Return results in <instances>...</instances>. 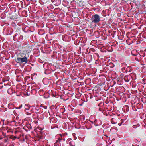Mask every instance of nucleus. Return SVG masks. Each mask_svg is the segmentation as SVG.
<instances>
[{
  "label": "nucleus",
  "mask_w": 146,
  "mask_h": 146,
  "mask_svg": "<svg viewBox=\"0 0 146 146\" xmlns=\"http://www.w3.org/2000/svg\"><path fill=\"white\" fill-rule=\"evenodd\" d=\"M25 112L27 115H30L33 112V106H29L27 104H25L24 106Z\"/></svg>",
  "instance_id": "obj_1"
},
{
  "label": "nucleus",
  "mask_w": 146,
  "mask_h": 146,
  "mask_svg": "<svg viewBox=\"0 0 146 146\" xmlns=\"http://www.w3.org/2000/svg\"><path fill=\"white\" fill-rule=\"evenodd\" d=\"M27 58L25 56L22 58L20 57L19 56H18L16 60V62L19 63H24L25 64L27 62Z\"/></svg>",
  "instance_id": "obj_2"
},
{
  "label": "nucleus",
  "mask_w": 146,
  "mask_h": 146,
  "mask_svg": "<svg viewBox=\"0 0 146 146\" xmlns=\"http://www.w3.org/2000/svg\"><path fill=\"white\" fill-rule=\"evenodd\" d=\"M137 51L136 50H134L132 52L131 54L132 55L134 56H136V57L135 58L136 60L138 61L141 62L143 60V56L142 57L140 55V54H134L133 52H137Z\"/></svg>",
  "instance_id": "obj_3"
},
{
  "label": "nucleus",
  "mask_w": 146,
  "mask_h": 146,
  "mask_svg": "<svg viewBox=\"0 0 146 146\" xmlns=\"http://www.w3.org/2000/svg\"><path fill=\"white\" fill-rule=\"evenodd\" d=\"M91 20L93 23H98L100 21V17L98 15L95 14L92 16Z\"/></svg>",
  "instance_id": "obj_4"
},
{
  "label": "nucleus",
  "mask_w": 146,
  "mask_h": 146,
  "mask_svg": "<svg viewBox=\"0 0 146 146\" xmlns=\"http://www.w3.org/2000/svg\"><path fill=\"white\" fill-rule=\"evenodd\" d=\"M12 32L11 28L9 27L5 28L3 30V33L6 35H10Z\"/></svg>",
  "instance_id": "obj_5"
},
{
  "label": "nucleus",
  "mask_w": 146,
  "mask_h": 146,
  "mask_svg": "<svg viewBox=\"0 0 146 146\" xmlns=\"http://www.w3.org/2000/svg\"><path fill=\"white\" fill-rule=\"evenodd\" d=\"M131 77V76L130 75H126L124 76V79L125 82H128L130 81Z\"/></svg>",
  "instance_id": "obj_6"
},
{
  "label": "nucleus",
  "mask_w": 146,
  "mask_h": 146,
  "mask_svg": "<svg viewBox=\"0 0 146 146\" xmlns=\"http://www.w3.org/2000/svg\"><path fill=\"white\" fill-rule=\"evenodd\" d=\"M141 64L142 65H146V55L143 56L142 61L141 62Z\"/></svg>",
  "instance_id": "obj_7"
},
{
  "label": "nucleus",
  "mask_w": 146,
  "mask_h": 146,
  "mask_svg": "<svg viewBox=\"0 0 146 146\" xmlns=\"http://www.w3.org/2000/svg\"><path fill=\"white\" fill-rule=\"evenodd\" d=\"M19 34H18L17 33H15L13 36V39L14 41L18 40V37H19Z\"/></svg>",
  "instance_id": "obj_8"
},
{
  "label": "nucleus",
  "mask_w": 146,
  "mask_h": 146,
  "mask_svg": "<svg viewBox=\"0 0 146 146\" xmlns=\"http://www.w3.org/2000/svg\"><path fill=\"white\" fill-rule=\"evenodd\" d=\"M43 82L44 84L46 85L48 83V80L47 78H44L43 80Z\"/></svg>",
  "instance_id": "obj_9"
},
{
  "label": "nucleus",
  "mask_w": 146,
  "mask_h": 146,
  "mask_svg": "<svg viewBox=\"0 0 146 146\" xmlns=\"http://www.w3.org/2000/svg\"><path fill=\"white\" fill-rule=\"evenodd\" d=\"M69 144L70 146H75V143L73 141H70L69 143Z\"/></svg>",
  "instance_id": "obj_10"
},
{
  "label": "nucleus",
  "mask_w": 146,
  "mask_h": 146,
  "mask_svg": "<svg viewBox=\"0 0 146 146\" xmlns=\"http://www.w3.org/2000/svg\"><path fill=\"white\" fill-rule=\"evenodd\" d=\"M121 67H122V70L123 69H125L126 66V64L125 63H122L121 64Z\"/></svg>",
  "instance_id": "obj_11"
},
{
  "label": "nucleus",
  "mask_w": 146,
  "mask_h": 146,
  "mask_svg": "<svg viewBox=\"0 0 146 146\" xmlns=\"http://www.w3.org/2000/svg\"><path fill=\"white\" fill-rule=\"evenodd\" d=\"M68 108L70 111H72L73 110V108L72 106L69 105L68 106Z\"/></svg>",
  "instance_id": "obj_12"
},
{
  "label": "nucleus",
  "mask_w": 146,
  "mask_h": 146,
  "mask_svg": "<svg viewBox=\"0 0 146 146\" xmlns=\"http://www.w3.org/2000/svg\"><path fill=\"white\" fill-rule=\"evenodd\" d=\"M7 92H8V93L9 94H11L13 93V92H12V90H11V89H9L8 90Z\"/></svg>",
  "instance_id": "obj_13"
},
{
  "label": "nucleus",
  "mask_w": 146,
  "mask_h": 146,
  "mask_svg": "<svg viewBox=\"0 0 146 146\" xmlns=\"http://www.w3.org/2000/svg\"><path fill=\"white\" fill-rule=\"evenodd\" d=\"M60 112L62 113L65 111V109L63 107L61 108L60 110Z\"/></svg>",
  "instance_id": "obj_14"
},
{
  "label": "nucleus",
  "mask_w": 146,
  "mask_h": 146,
  "mask_svg": "<svg viewBox=\"0 0 146 146\" xmlns=\"http://www.w3.org/2000/svg\"><path fill=\"white\" fill-rule=\"evenodd\" d=\"M61 139H59L58 140H57L56 142L54 144V145L56 146L57 145H58L57 143H60L61 141Z\"/></svg>",
  "instance_id": "obj_15"
},
{
  "label": "nucleus",
  "mask_w": 146,
  "mask_h": 146,
  "mask_svg": "<svg viewBox=\"0 0 146 146\" xmlns=\"http://www.w3.org/2000/svg\"><path fill=\"white\" fill-rule=\"evenodd\" d=\"M142 83L144 84H146V78L142 80Z\"/></svg>",
  "instance_id": "obj_16"
},
{
  "label": "nucleus",
  "mask_w": 146,
  "mask_h": 146,
  "mask_svg": "<svg viewBox=\"0 0 146 146\" xmlns=\"http://www.w3.org/2000/svg\"><path fill=\"white\" fill-rule=\"evenodd\" d=\"M23 37L22 35H20L19 37H18V40H22L23 39Z\"/></svg>",
  "instance_id": "obj_17"
},
{
  "label": "nucleus",
  "mask_w": 146,
  "mask_h": 146,
  "mask_svg": "<svg viewBox=\"0 0 146 146\" xmlns=\"http://www.w3.org/2000/svg\"><path fill=\"white\" fill-rule=\"evenodd\" d=\"M11 138L13 140H15L17 138V137L16 136H15L13 137H11Z\"/></svg>",
  "instance_id": "obj_18"
},
{
  "label": "nucleus",
  "mask_w": 146,
  "mask_h": 146,
  "mask_svg": "<svg viewBox=\"0 0 146 146\" xmlns=\"http://www.w3.org/2000/svg\"><path fill=\"white\" fill-rule=\"evenodd\" d=\"M39 89V88H36V89H33L32 90V91H35V92H36V91L38 90Z\"/></svg>",
  "instance_id": "obj_19"
},
{
  "label": "nucleus",
  "mask_w": 146,
  "mask_h": 146,
  "mask_svg": "<svg viewBox=\"0 0 146 146\" xmlns=\"http://www.w3.org/2000/svg\"><path fill=\"white\" fill-rule=\"evenodd\" d=\"M96 146H102V145L101 144L98 143L96 144Z\"/></svg>",
  "instance_id": "obj_20"
},
{
  "label": "nucleus",
  "mask_w": 146,
  "mask_h": 146,
  "mask_svg": "<svg viewBox=\"0 0 146 146\" xmlns=\"http://www.w3.org/2000/svg\"><path fill=\"white\" fill-rule=\"evenodd\" d=\"M67 135V133H64V134H63V135H64V136H66V135Z\"/></svg>",
  "instance_id": "obj_21"
},
{
  "label": "nucleus",
  "mask_w": 146,
  "mask_h": 146,
  "mask_svg": "<svg viewBox=\"0 0 146 146\" xmlns=\"http://www.w3.org/2000/svg\"><path fill=\"white\" fill-rule=\"evenodd\" d=\"M4 141L5 142H7V140H6L5 139Z\"/></svg>",
  "instance_id": "obj_22"
},
{
  "label": "nucleus",
  "mask_w": 146,
  "mask_h": 146,
  "mask_svg": "<svg viewBox=\"0 0 146 146\" xmlns=\"http://www.w3.org/2000/svg\"><path fill=\"white\" fill-rule=\"evenodd\" d=\"M132 146H139V145H134L133 144V145H132Z\"/></svg>",
  "instance_id": "obj_23"
},
{
  "label": "nucleus",
  "mask_w": 146,
  "mask_h": 146,
  "mask_svg": "<svg viewBox=\"0 0 146 146\" xmlns=\"http://www.w3.org/2000/svg\"><path fill=\"white\" fill-rule=\"evenodd\" d=\"M113 120V119H111V122H112V123H112V120Z\"/></svg>",
  "instance_id": "obj_24"
},
{
  "label": "nucleus",
  "mask_w": 146,
  "mask_h": 146,
  "mask_svg": "<svg viewBox=\"0 0 146 146\" xmlns=\"http://www.w3.org/2000/svg\"><path fill=\"white\" fill-rule=\"evenodd\" d=\"M17 131H16L15 132V134H16V133H17Z\"/></svg>",
  "instance_id": "obj_25"
},
{
  "label": "nucleus",
  "mask_w": 146,
  "mask_h": 146,
  "mask_svg": "<svg viewBox=\"0 0 146 146\" xmlns=\"http://www.w3.org/2000/svg\"><path fill=\"white\" fill-rule=\"evenodd\" d=\"M92 127V126H91V127H89V128H88V129H90L91 127Z\"/></svg>",
  "instance_id": "obj_26"
},
{
  "label": "nucleus",
  "mask_w": 146,
  "mask_h": 146,
  "mask_svg": "<svg viewBox=\"0 0 146 146\" xmlns=\"http://www.w3.org/2000/svg\"><path fill=\"white\" fill-rule=\"evenodd\" d=\"M45 146H50L49 145H45Z\"/></svg>",
  "instance_id": "obj_27"
},
{
  "label": "nucleus",
  "mask_w": 146,
  "mask_h": 146,
  "mask_svg": "<svg viewBox=\"0 0 146 146\" xmlns=\"http://www.w3.org/2000/svg\"><path fill=\"white\" fill-rule=\"evenodd\" d=\"M90 122H92V123H93V122H91V121H90Z\"/></svg>",
  "instance_id": "obj_28"
},
{
  "label": "nucleus",
  "mask_w": 146,
  "mask_h": 146,
  "mask_svg": "<svg viewBox=\"0 0 146 146\" xmlns=\"http://www.w3.org/2000/svg\"><path fill=\"white\" fill-rule=\"evenodd\" d=\"M87 124H86V126L87 125Z\"/></svg>",
  "instance_id": "obj_29"
},
{
  "label": "nucleus",
  "mask_w": 146,
  "mask_h": 146,
  "mask_svg": "<svg viewBox=\"0 0 146 146\" xmlns=\"http://www.w3.org/2000/svg\"><path fill=\"white\" fill-rule=\"evenodd\" d=\"M95 54L97 55V54Z\"/></svg>",
  "instance_id": "obj_30"
},
{
  "label": "nucleus",
  "mask_w": 146,
  "mask_h": 146,
  "mask_svg": "<svg viewBox=\"0 0 146 146\" xmlns=\"http://www.w3.org/2000/svg\"><path fill=\"white\" fill-rule=\"evenodd\" d=\"M20 56V55H19ZM20 56H21V55H20Z\"/></svg>",
  "instance_id": "obj_31"
},
{
  "label": "nucleus",
  "mask_w": 146,
  "mask_h": 146,
  "mask_svg": "<svg viewBox=\"0 0 146 146\" xmlns=\"http://www.w3.org/2000/svg\"><path fill=\"white\" fill-rule=\"evenodd\" d=\"M108 145H107V146H108Z\"/></svg>",
  "instance_id": "obj_32"
}]
</instances>
